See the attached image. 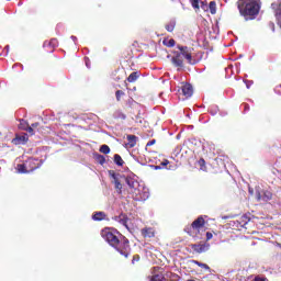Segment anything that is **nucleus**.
Listing matches in <instances>:
<instances>
[{
    "instance_id": "nucleus-1",
    "label": "nucleus",
    "mask_w": 281,
    "mask_h": 281,
    "mask_svg": "<svg viewBox=\"0 0 281 281\" xmlns=\"http://www.w3.org/2000/svg\"><path fill=\"white\" fill-rule=\"evenodd\" d=\"M101 236L105 243L124 256L128 258L131 255V245L126 237L122 236L117 231L113 228H103L101 231Z\"/></svg>"
},
{
    "instance_id": "nucleus-2",
    "label": "nucleus",
    "mask_w": 281,
    "mask_h": 281,
    "mask_svg": "<svg viewBox=\"0 0 281 281\" xmlns=\"http://www.w3.org/2000/svg\"><path fill=\"white\" fill-rule=\"evenodd\" d=\"M237 8L245 21H254L260 12V0H238Z\"/></svg>"
},
{
    "instance_id": "nucleus-3",
    "label": "nucleus",
    "mask_w": 281,
    "mask_h": 281,
    "mask_svg": "<svg viewBox=\"0 0 281 281\" xmlns=\"http://www.w3.org/2000/svg\"><path fill=\"white\" fill-rule=\"evenodd\" d=\"M255 195L257 201H271V199L273 198L271 191H260V187L256 188Z\"/></svg>"
},
{
    "instance_id": "nucleus-4",
    "label": "nucleus",
    "mask_w": 281,
    "mask_h": 281,
    "mask_svg": "<svg viewBox=\"0 0 281 281\" xmlns=\"http://www.w3.org/2000/svg\"><path fill=\"white\" fill-rule=\"evenodd\" d=\"M178 49L180 50V53H178L180 54V58L183 56V58H186L188 63L192 65V50L190 47L178 45Z\"/></svg>"
},
{
    "instance_id": "nucleus-5",
    "label": "nucleus",
    "mask_w": 281,
    "mask_h": 281,
    "mask_svg": "<svg viewBox=\"0 0 281 281\" xmlns=\"http://www.w3.org/2000/svg\"><path fill=\"white\" fill-rule=\"evenodd\" d=\"M29 172H34L41 166H43V160H38L37 158H29L26 160Z\"/></svg>"
},
{
    "instance_id": "nucleus-6",
    "label": "nucleus",
    "mask_w": 281,
    "mask_h": 281,
    "mask_svg": "<svg viewBox=\"0 0 281 281\" xmlns=\"http://www.w3.org/2000/svg\"><path fill=\"white\" fill-rule=\"evenodd\" d=\"M191 5L194 10H199L201 8L204 12H210V8H207V1L205 0H191Z\"/></svg>"
},
{
    "instance_id": "nucleus-7",
    "label": "nucleus",
    "mask_w": 281,
    "mask_h": 281,
    "mask_svg": "<svg viewBox=\"0 0 281 281\" xmlns=\"http://www.w3.org/2000/svg\"><path fill=\"white\" fill-rule=\"evenodd\" d=\"M193 251L196 254H205V251H210V244L204 243V244H193L192 245Z\"/></svg>"
},
{
    "instance_id": "nucleus-8",
    "label": "nucleus",
    "mask_w": 281,
    "mask_h": 281,
    "mask_svg": "<svg viewBox=\"0 0 281 281\" xmlns=\"http://www.w3.org/2000/svg\"><path fill=\"white\" fill-rule=\"evenodd\" d=\"M162 269L159 267L154 268V274L150 279V281H166V277L164 276V272H161Z\"/></svg>"
},
{
    "instance_id": "nucleus-9",
    "label": "nucleus",
    "mask_w": 281,
    "mask_h": 281,
    "mask_svg": "<svg viewBox=\"0 0 281 281\" xmlns=\"http://www.w3.org/2000/svg\"><path fill=\"white\" fill-rule=\"evenodd\" d=\"M272 10H274L276 19L278 21V25L281 27V2H274L271 4Z\"/></svg>"
},
{
    "instance_id": "nucleus-10",
    "label": "nucleus",
    "mask_w": 281,
    "mask_h": 281,
    "mask_svg": "<svg viewBox=\"0 0 281 281\" xmlns=\"http://www.w3.org/2000/svg\"><path fill=\"white\" fill-rule=\"evenodd\" d=\"M182 94L186 98H192V94L194 93V90L192 89V85L186 83L181 87Z\"/></svg>"
},
{
    "instance_id": "nucleus-11",
    "label": "nucleus",
    "mask_w": 281,
    "mask_h": 281,
    "mask_svg": "<svg viewBox=\"0 0 281 281\" xmlns=\"http://www.w3.org/2000/svg\"><path fill=\"white\" fill-rule=\"evenodd\" d=\"M251 221V217L248 215H243L239 220H237L235 223H237L236 227H246L249 222Z\"/></svg>"
},
{
    "instance_id": "nucleus-12",
    "label": "nucleus",
    "mask_w": 281,
    "mask_h": 281,
    "mask_svg": "<svg viewBox=\"0 0 281 281\" xmlns=\"http://www.w3.org/2000/svg\"><path fill=\"white\" fill-rule=\"evenodd\" d=\"M205 225V220L203 216H199L195 221L192 222L191 227L192 229H201Z\"/></svg>"
},
{
    "instance_id": "nucleus-13",
    "label": "nucleus",
    "mask_w": 281,
    "mask_h": 281,
    "mask_svg": "<svg viewBox=\"0 0 281 281\" xmlns=\"http://www.w3.org/2000/svg\"><path fill=\"white\" fill-rule=\"evenodd\" d=\"M125 183L131 188L132 190H135L137 186H139V182H137L135 179L132 177H126L124 178Z\"/></svg>"
},
{
    "instance_id": "nucleus-14",
    "label": "nucleus",
    "mask_w": 281,
    "mask_h": 281,
    "mask_svg": "<svg viewBox=\"0 0 281 281\" xmlns=\"http://www.w3.org/2000/svg\"><path fill=\"white\" fill-rule=\"evenodd\" d=\"M127 139V148H135V146L137 145V136L135 135H127L126 137Z\"/></svg>"
},
{
    "instance_id": "nucleus-15",
    "label": "nucleus",
    "mask_w": 281,
    "mask_h": 281,
    "mask_svg": "<svg viewBox=\"0 0 281 281\" xmlns=\"http://www.w3.org/2000/svg\"><path fill=\"white\" fill-rule=\"evenodd\" d=\"M171 61L175 67H183V59L181 58V54L177 53L176 56L172 57Z\"/></svg>"
},
{
    "instance_id": "nucleus-16",
    "label": "nucleus",
    "mask_w": 281,
    "mask_h": 281,
    "mask_svg": "<svg viewBox=\"0 0 281 281\" xmlns=\"http://www.w3.org/2000/svg\"><path fill=\"white\" fill-rule=\"evenodd\" d=\"M16 170L20 175H27V172H30L29 167H27V161H25L24 164H19L16 167Z\"/></svg>"
},
{
    "instance_id": "nucleus-17",
    "label": "nucleus",
    "mask_w": 281,
    "mask_h": 281,
    "mask_svg": "<svg viewBox=\"0 0 281 281\" xmlns=\"http://www.w3.org/2000/svg\"><path fill=\"white\" fill-rule=\"evenodd\" d=\"M104 218H106V213L102 211H98L92 214V221H104Z\"/></svg>"
},
{
    "instance_id": "nucleus-18",
    "label": "nucleus",
    "mask_w": 281,
    "mask_h": 281,
    "mask_svg": "<svg viewBox=\"0 0 281 281\" xmlns=\"http://www.w3.org/2000/svg\"><path fill=\"white\" fill-rule=\"evenodd\" d=\"M94 159L97 164H100V166H104V164H106V158L103 155L94 154Z\"/></svg>"
},
{
    "instance_id": "nucleus-19",
    "label": "nucleus",
    "mask_w": 281,
    "mask_h": 281,
    "mask_svg": "<svg viewBox=\"0 0 281 281\" xmlns=\"http://www.w3.org/2000/svg\"><path fill=\"white\" fill-rule=\"evenodd\" d=\"M192 262L193 265H196L198 267H201V269H204L205 271H209V273H211L212 269H210V266H207L206 263H203L198 260H192Z\"/></svg>"
},
{
    "instance_id": "nucleus-20",
    "label": "nucleus",
    "mask_w": 281,
    "mask_h": 281,
    "mask_svg": "<svg viewBox=\"0 0 281 281\" xmlns=\"http://www.w3.org/2000/svg\"><path fill=\"white\" fill-rule=\"evenodd\" d=\"M114 164L120 167L124 166V159H122V156H120L119 154H115Z\"/></svg>"
},
{
    "instance_id": "nucleus-21",
    "label": "nucleus",
    "mask_w": 281,
    "mask_h": 281,
    "mask_svg": "<svg viewBox=\"0 0 281 281\" xmlns=\"http://www.w3.org/2000/svg\"><path fill=\"white\" fill-rule=\"evenodd\" d=\"M137 78H139V72L134 71L127 77L128 82H136Z\"/></svg>"
},
{
    "instance_id": "nucleus-22",
    "label": "nucleus",
    "mask_w": 281,
    "mask_h": 281,
    "mask_svg": "<svg viewBox=\"0 0 281 281\" xmlns=\"http://www.w3.org/2000/svg\"><path fill=\"white\" fill-rule=\"evenodd\" d=\"M176 25H177V22L175 20H171L165 27L167 32H175Z\"/></svg>"
},
{
    "instance_id": "nucleus-23",
    "label": "nucleus",
    "mask_w": 281,
    "mask_h": 281,
    "mask_svg": "<svg viewBox=\"0 0 281 281\" xmlns=\"http://www.w3.org/2000/svg\"><path fill=\"white\" fill-rule=\"evenodd\" d=\"M207 8L211 14H216V1H211Z\"/></svg>"
},
{
    "instance_id": "nucleus-24",
    "label": "nucleus",
    "mask_w": 281,
    "mask_h": 281,
    "mask_svg": "<svg viewBox=\"0 0 281 281\" xmlns=\"http://www.w3.org/2000/svg\"><path fill=\"white\" fill-rule=\"evenodd\" d=\"M143 235L145 236V238H153V236H155V233H153L151 228H145L143 229Z\"/></svg>"
},
{
    "instance_id": "nucleus-25",
    "label": "nucleus",
    "mask_w": 281,
    "mask_h": 281,
    "mask_svg": "<svg viewBox=\"0 0 281 281\" xmlns=\"http://www.w3.org/2000/svg\"><path fill=\"white\" fill-rule=\"evenodd\" d=\"M27 126H30V123H27V121H25V120H20V124H19V128L21 130V131H25L26 128H27Z\"/></svg>"
},
{
    "instance_id": "nucleus-26",
    "label": "nucleus",
    "mask_w": 281,
    "mask_h": 281,
    "mask_svg": "<svg viewBox=\"0 0 281 281\" xmlns=\"http://www.w3.org/2000/svg\"><path fill=\"white\" fill-rule=\"evenodd\" d=\"M100 153L103 155H109V153H111V147H109V145H101Z\"/></svg>"
},
{
    "instance_id": "nucleus-27",
    "label": "nucleus",
    "mask_w": 281,
    "mask_h": 281,
    "mask_svg": "<svg viewBox=\"0 0 281 281\" xmlns=\"http://www.w3.org/2000/svg\"><path fill=\"white\" fill-rule=\"evenodd\" d=\"M14 142H15V144H25L27 142V137H25V136H16Z\"/></svg>"
},
{
    "instance_id": "nucleus-28",
    "label": "nucleus",
    "mask_w": 281,
    "mask_h": 281,
    "mask_svg": "<svg viewBox=\"0 0 281 281\" xmlns=\"http://www.w3.org/2000/svg\"><path fill=\"white\" fill-rule=\"evenodd\" d=\"M164 45H166V47H175V45H176V42H175V40L173 38H171V40H164Z\"/></svg>"
},
{
    "instance_id": "nucleus-29",
    "label": "nucleus",
    "mask_w": 281,
    "mask_h": 281,
    "mask_svg": "<svg viewBox=\"0 0 281 281\" xmlns=\"http://www.w3.org/2000/svg\"><path fill=\"white\" fill-rule=\"evenodd\" d=\"M48 45L49 47H58V40L56 38H52L49 42H48Z\"/></svg>"
},
{
    "instance_id": "nucleus-30",
    "label": "nucleus",
    "mask_w": 281,
    "mask_h": 281,
    "mask_svg": "<svg viewBox=\"0 0 281 281\" xmlns=\"http://www.w3.org/2000/svg\"><path fill=\"white\" fill-rule=\"evenodd\" d=\"M125 176L124 175H119L116 178L113 179V183H117L120 181H124Z\"/></svg>"
},
{
    "instance_id": "nucleus-31",
    "label": "nucleus",
    "mask_w": 281,
    "mask_h": 281,
    "mask_svg": "<svg viewBox=\"0 0 281 281\" xmlns=\"http://www.w3.org/2000/svg\"><path fill=\"white\" fill-rule=\"evenodd\" d=\"M122 95H124V91L117 90L115 92V97H116L117 102H120V100H122Z\"/></svg>"
},
{
    "instance_id": "nucleus-32",
    "label": "nucleus",
    "mask_w": 281,
    "mask_h": 281,
    "mask_svg": "<svg viewBox=\"0 0 281 281\" xmlns=\"http://www.w3.org/2000/svg\"><path fill=\"white\" fill-rule=\"evenodd\" d=\"M115 190H119V194H122V181L114 182Z\"/></svg>"
},
{
    "instance_id": "nucleus-33",
    "label": "nucleus",
    "mask_w": 281,
    "mask_h": 281,
    "mask_svg": "<svg viewBox=\"0 0 281 281\" xmlns=\"http://www.w3.org/2000/svg\"><path fill=\"white\" fill-rule=\"evenodd\" d=\"M210 113H211V115H216V113H218V106H212V108H210Z\"/></svg>"
},
{
    "instance_id": "nucleus-34",
    "label": "nucleus",
    "mask_w": 281,
    "mask_h": 281,
    "mask_svg": "<svg viewBox=\"0 0 281 281\" xmlns=\"http://www.w3.org/2000/svg\"><path fill=\"white\" fill-rule=\"evenodd\" d=\"M200 170H205V159L201 158L199 160Z\"/></svg>"
},
{
    "instance_id": "nucleus-35",
    "label": "nucleus",
    "mask_w": 281,
    "mask_h": 281,
    "mask_svg": "<svg viewBox=\"0 0 281 281\" xmlns=\"http://www.w3.org/2000/svg\"><path fill=\"white\" fill-rule=\"evenodd\" d=\"M109 175H110L111 179H116V177H120L121 173H117V172H115L113 170H110Z\"/></svg>"
},
{
    "instance_id": "nucleus-36",
    "label": "nucleus",
    "mask_w": 281,
    "mask_h": 281,
    "mask_svg": "<svg viewBox=\"0 0 281 281\" xmlns=\"http://www.w3.org/2000/svg\"><path fill=\"white\" fill-rule=\"evenodd\" d=\"M29 133V135H34V127L31 125H27L26 130H24Z\"/></svg>"
},
{
    "instance_id": "nucleus-37",
    "label": "nucleus",
    "mask_w": 281,
    "mask_h": 281,
    "mask_svg": "<svg viewBox=\"0 0 281 281\" xmlns=\"http://www.w3.org/2000/svg\"><path fill=\"white\" fill-rule=\"evenodd\" d=\"M149 168H151V170H162L164 167H161L160 165H149Z\"/></svg>"
},
{
    "instance_id": "nucleus-38",
    "label": "nucleus",
    "mask_w": 281,
    "mask_h": 281,
    "mask_svg": "<svg viewBox=\"0 0 281 281\" xmlns=\"http://www.w3.org/2000/svg\"><path fill=\"white\" fill-rule=\"evenodd\" d=\"M85 64L88 69H91V60L89 59V57H85Z\"/></svg>"
},
{
    "instance_id": "nucleus-39",
    "label": "nucleus",
    "mask_w": 281,
    "mask_h": 281,
    "mask_svg": "<svg viewBox=\"0 0 281 281\" xmlns=\"http://www.w3.org/2000/svg\"><path fill=\"white\" fill-rule=\"evenodd\" d=\"M184 232H187V234H189V236H192V226H187L184 228Z\"/></svg>"
},
{
    "instance_id": "nucleus-40",
    "label": "nucleus",
    "mask_w": 281,
    "mask_h": 281,
    "mask_svg": "<svg viewBox=\"0 0 281 281\" xmlns=\"http://www.w3.org/2000/svg\"><path fill=\"white\" fill-rule=\"evenodd\" d=\"M135 262H139V255L133 257L132 265H135Z\"/></svg>"
},
{
    "instance_id": "nucleus-41",
    "label": "nucleus",
    "mask_w": 281,
    "mask_h": 281,
    "mask_svg": "<svg viewBox=\"0 0 281 281\" xmlns=\"http://www.w3.org/2000/svg\"><path fill=\"white\" fill-rule=\"evenodd\" d=\"M245 85L247 89H250L251 85H254V81L245 80Z\"/></svg>"
},
{
    "instance_id": "nucleus-42",
    "label": "nucleus",
    "mask_w": 281,
    "mask_h": 281,
    "mask_svg": "<svg viewBox=\"0 0 281 281\" xmlns=\"http://www.w3.org/2000/svg\"><path fill=\"white\" fill-rule=\"evenodd\" d=\"M269 27L271 29L272 32H276V24L273 22L269 23Z\"/></svg>"
},
{
    "instance_id": "nucleus-43",
    "label": "nucleus",
    "mask_w": 281,
    "mask_h": 281,
    "mask_svg": "<svg viewBox=\"0 0 281 281\" xmlns=\"http://www.w3.org/2000/svg\"><path fill=\"white\" fill-rule=\"evenodd\" d=\"M168 164H170V161L164 160V161L160 164V166H161V168H166V166H168Z\"/></svg>"
},
{
    "instance_id": "nucleus-44",
    "label": "nucleus",
    "mask_w": 281,
    "mask_h": 281,
    "mask_svg": "<svg viewBox=\"0 0 281 281\" xmlns=\"http://www.w3.org/2000/svg\"><path fill=\"white\" fill-rule=\"evenodd\" d=\"M214 235H212V233L207 232L206 233V240H212Z\"/></svg>"
},
{
    "instance_id": "nucleus-45",
    "label": "nucleus",
    "mask_w": 281,
    "mask_h": 281,
    "mask_svg": "<svg viewBox=\"0 0 281 281\" xmlns=\"http://www.w3.org/2000/svg\"><path fill=\"white\" fill-rule=\"evenodd\" d=\"M31 126L33 127V131H34L37 126H41V123L40 122H35Z\"/></svg>"
},
{
    "instance_id": "nucleus-46",
    "label": "nucleus",
    "mask_w": 281,
    "mask_h": 281,
    "mask_svg": "<svg viewBox=\"0 0 281 281\" xmlns=\"http://www.w3.org/2000/svg\"><path fill=\"white\" fill-rule=\"evenodd\" d=\"M274 92H276L278 95H281V90H280V88L276 87V88H274Z\"/></svg>"
},
{
    "instance_id": "nucleus-47",
    "label": "nucleus",
    "mask_w": 281,
    "mask_h": 281,
    "mask_svg": "<svg viewBox=\"0 0 281 281\" xmlns=\"http://www.w3.org/2000/svg\"><path fill=\"white\" fill-rule=\"evenodd\" d=\"M155 143H156V140H155V139H151V140H149V142L147 143V146H154Z\"/></svg>"
},
{
    "instance_id": "nucleus-48",
    "label": "nucleus",
    "mask_w": 281,
    "mask_h": 281,
    "mask_svg": "<svg viewBox=\"0 0 281 281\" xmlns=\"http://www.w3.org/2000/svg\"><path fill=\"white\" fill-rule=\"evenodd\" d=\"M254 281H267V279L260 278V277H256Z\"/></svg>"
},
{
    "instance_id": "nucleus-49",
    "label": "nucleus",
    "mask_w": 281,
    "mask_h": 281,
    "mask_svg": "<svg viewBox=\"0 0 281 281\" xmlns=\"http://www.w3.org/2000/svg\"><path fill=\"white\" fill-rule=\"evenodd\" d=\"M120 223H121V225H126V218H121Z\"/></svg>"
},
{
    "instance_id": "nucleus-50",
    "label": "nucleus",
    "mask_w": 281,
    "mask_h": 281,
    "mask_svg": "<svg viewBox=\"0 0 281 281\" xmlns=\"http://www.w3.org/2000/svg\"><path fill=\"white\" fill-rule=\"evenodd\" d=\"M70 38H71V41H74V43H76L78 41V37H76L74 35H71Z\"/></svg>"
},
{
    "instance_id": "nucleus-51",
    "label": "nucleus",
    "mask_w": 281,
    "mask_h": 281,
    "mask_svg": "<svg viewBox=\"0 0 281 281\" xmlns=\"http://www.w3.org/2000/svg\"><path fill=\"white\" fill-rule=\"evenodd\" d=\"M4 49H5V55H8V53L10 52V45H7L5 47H4Z\"/></svg>"
},
{
    "instance_id": "nucleus-52",
    "label": "nucleus",
    "mask_w": 281,
    "mask_h": 281,
    "mask_svg": "<svg viewBox=\"0 0 281 281\" xmlns=\"http://www.w3.org/2000/svg\"><path fill=\"white\" fill-rule=\"evenodd\" d=\"M244 109H245V111H249V104L244 103Z\"/></svg>"
},
{
    "instance_id": "nucleus-53",
    "label": "nucleus",
    "mask_w": 281,
    "mask_h": 281,
    "mask_svg": "<svg viewBox=\"0 0 281 281\" xmlns=\"http://www.w3.org/2000/svg\"><path fill=\"white\" fill-rule=\"evenodd\" d=\"M43 47H49V42L45 41Z\"/></svg>"
},
{
    "instance_id": "nucleus-54",
    "label": "nucleus",
    "mask_w": 281,
    "mask_h": 281,
    "mask_svg": "<svg viewBox=\"0 0 281 281\" xmlns=\"http://www.w3.org/2000/svg\"><path fill=\"white\" fill-rule=\"evenodd\" d=\"M249 193L254 194V189L249 188Z\"/></svg>"
},
{
    "instance_id": "nucleus-55",
    "label": "nucleus",
    "mask_w": 281,
    "mask_h": 281,
    "mask_svg": "<svg viewBox=\"0 0 281 281\" xmlns=\"http://www.w3.org/2000/svg\"><path fill=\"white\" fill-rule=\"evenodd\" d=\"M122 119H123V120H126V115L123 114V115H122Z\"/></svg>"
},
{
    "instance_id": "nucleus-56",
    "label": "nucleus",
    "mask_w": 281,
    "mask_h": 281,
    "mask_svg": "<svg viewBox=\"0 0 281 281\" xmlns=\"http://www.w3.org/2000/svg\"><path fill=\"white\" fill-rule=\"evenodd\" d=\"M277 88L281 89V85H280V86H278Z\"/></svg>"
},
{
    "instance_id": "nucleus-57",
    "label": "nucleus",
    "mask_w": 281,
    "mask_h": 281,
    "mask_svg": "<svg viewBox=\"0 0 281 281\" xmlns=\"http://www.w3.org/2000/svg\"><path fill=\"white\" fill-rule=\"evenodd\" d=\"M188 281H194V280L190 279V280H188Z\"/></svg>"
}]
</instances>
